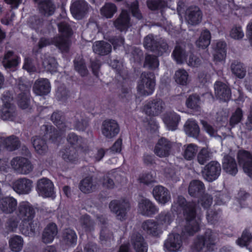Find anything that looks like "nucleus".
I'll return each mask as SVG.
<instances>
[{"label": "nucleus", "instance_id": "obj_1", "mask_svg": "<svg viewBox=\"0 0 252 252\" xmlns=\"http://www.w3.org/2000/svg\"><path fill=\"white\" fill-rule=\"evenodd\" d=\"M195 204L193 202L187 203L185 198L179 196L176 202L172 205V208L176 211L183 210L185 220L183 221L184 225L183 232L189 235H193L200 229V219L195 218Z\"/></svg>", "mask_w": 252, "mask_h": 252}, {"label": "nucleus", "instance_id": "obj_2", "mask_svg": "<svg viewBox=\"0 0 252 252\" xmlns=\"http://www.w3.org/2000/svg\"><path fill=\"white\" fill-rule=\"evenodd\" d=\"M58 27L61 35L53 38H41L38 44L39 49L53 44L62 52H67L69 51L71 44L69 39L72 33L71 30L69 25L64 22L59 23Z\"/></svg>", "mask_w": 252, "mask_h": 252}, {"label": "nucleus", "instance_id": "obj_3", "mask_svg": "<svg viewBox=\"0 0 252 252\" xmlns=\"http://www.w3.org/2000/svg\"><path fill=\"white\" fill-rule=\"evenodd\" d=\"M218 234L210 229L206 231L204 235L198 236L194 240L192 245V252H212L214 250Z\"/></svg>", "mask_w": 252, "mask_h": 252}, {"label": "nucleus", "instance_id": "obj_4", "mask_svg": "<svg viewBox=\"0 0 252 252\" xmlns=\"http://www.w3.org/2000/svg\"><path fill=\"white\" fill-rule=\"evenodd\" d=\"M156 85L154 75L152 73H142L137 87L138 94L142 96L152 94Z\"/></svg>", "mask_w": 252, "mask_h": 252}, {"label": "nucleus", "instance_id": "obj_5", "mask_svg": "<svg viewBox=\"0 0 252 252\" xmlns=\"http://www.w3.org/2000/svg\"><path fill=\"white\" fill-rule=\"evenodd\" d=\"M144 45L146 48L153 51L158 56H161L170 52L169 46L164 39L160 38L158 40H155L152 34H149L145 38Z\"/></svg>", "mask_w": 252, "mask_h": 252}, {"label": "nucleus", "instance_id": "obj_6", "mask_svg": "<svg viewBox=\"0 0 252 252\" xmlns=\"http://www.w3.org/2000/svg\"><path fill=\"white\" fill-rule=\"evenodd\" d=\"M35 215V208L30 203L23 201L20 203L17 211V216L23 221L29 222L32 234H34L35 228L32 226V220Z\"/></svg>", "mask_w": 252, "mask_h": 252}, {"label": "nucleus", "instance_id": "obj_7", "mask_svg": "<svg viewBox=\"0 0 252 252\" xmlns=\"http://www.w3.org/2000/svg\"><path fill=\"white\" fill-rule=\"evenodd\" d=\"M109 208L111 212L115 215L118 220L123 221L126 219L127 214L130 210V205L127 199L114 200L110 202Z\"/></svg>", "mask_w": 252, "mask_h": 252}, {"label": "nucleus", "instance_id": "obj_8", "mask_svg": "<svg viewBox=\"0 0 252 252\" xmlns=\"http://www.w3.org/2000/svg\"><path fill=\"white\" fill-rule=\"evenodd\" d=\"M3 104L0 108V116L2 120L13 121L16 117L17 113L14 105L11 103L12 98L10 94L6 93L2 97Z\"/></svg>", "mask_w": 252, "mask_h": 252}, {"label": "nucleus", "instance_id": "obj_9", "mask_svg": "<svg viewBox=\"0 0 252 252\" xmlns=\"http://www.w3.org/2000/svg\"><path fill=\"white\" fill-rule=\"evenodd\" d=\"M165 108V103L160 98L147 102L143 106V111L149 116H157L161 114Z\"/></svg>", "mask_w": 252, "mask_h": 252}, {"label": "nucleus", "instance_id": "obj_10", "mask_svg": "<svg viewBox=\"0 0 252 252\" xmlns=\"http://www.w3.org/2000/svg\"><path fill=\"white\" fill-rule=\"evenodd\" d=\"M10 163L12 168L19 174H28L33 170V166L31 161L23 157L14 158Z\"/></svg>", "mask_w": 252, "mask_h": 252}, {"label": "nucleus", "instance_id": "obj_11", "mask_svg": "<svg viewBox=\"0 0 252 252\" xmlns=\"http://www.w3.org/2000/svg\"><path fill=\"white\" fill-rule=\"evenodd\" d=\"M237 159L244 172L252 177V154L247 151L240 150L237 153Z\"/></svg>", "mask_w": 252, "mask_h": 252}, {"label": "nucleus", "instance_id": "obj_12", "mask_svg": "<svg viewBox=\"0 0 252 252\" xmlns=\"http://www.w3.org/2000/svg\"><path fill=\"white\" fill-rule=\"evenodd\" d=\"M36 190L39 195L43 197H53L55 194L53 182L45 178L37 181Z\"/></svg>", "mask_w": 252, "mask_h": 252}, {"label": "nucleus", "instance_id": "obj_13", "mask_svg": "<svg viewBox=\"0 0 252 252\" xmlns=\"http://www.w3.org/2000/svg\"><path fill=\"white\" fill-rule=\"evenodd\" d=\"M101 132L105 138H113L120 132L119 125L115 120L112 119L105 120L102 125Z\"/></svg>", "mask_w": 252, "mask_h": 252}, {"label": "nucleus", "instance_id": "obj_14", "mask_svg": "<svg viewBox=\"0 0 252 252\" xmlns=\"http://www.w3.org/2000/svg\"><path fill=\"white\" fill-rule=\"evenodd\" d=\"M202 16V11L196 6L189 7L185 12V20L188 24L192 26H196L200 23Z\"/></svg>", "mask_w": 252, "mask_h": 252}, {"label": "nucleus", "instance_id": "obj_15", "mask_svg": "<svg viewBox=\"0 0 252 252\" xmlns=\"http://www.w3.org/2000/svg\"><path fill=\"white\" fill-rule=\"evenodd\" d=\"M137 211L143 216L151 217L158 212V208L149 199L143 198L138 202Z\"/></svg>", "mask_w": 252, "mask_h": 252}, {"label": "nucleus", "instance_id": "obj_16", "mask_svg": "<svg viewBox=\"0 0 252 252\" xmlns=\"http://www.w3.org/2000/svg\"><path fill=\"white\" fill-rule=\"evenodd\" d=\"M220 170V164L217 162L212 161L204 167L202 175L208 182H212L218 178Z\"/></svg>", "mask_w": 252, "mask_h": 252}, {"label": "nucleus", "instance_id": "obj_17", "mask_svg": "<svg viewBox=\"0 0 252 252\" xmlns=\"http://www.w3.org/2000/svg\"><path fill=\"white\" fill-rule=\"evenodd\" d=\"M172 147V144L170 141L165 138H161L156 144L154 152L159 158H166L170 155Z\"/></svg>", "mask_w": 252, "mask_h": 252}, {"label": "nucleus", "instance_id": "obj_18", "mask_svg": "<svg viewBox=\"0 0 252 252\" xmlns=\"http://www.w3.org/2000/svg\"><path fill=\"white\" fill-rule=\"evenodd\" d=\"M182 239L178 234H171L165 241L164 247L168 252H177L182 247Z\"/></svg>", "mask_w": 252, "mask_h": 252}, {"label": "nucleus", "instance_id": "obj_19", "mask_svg": "<svg viewBox=\"0 0 252 252\" xmlns=\"http://www.w3.org/2000/svg\"><path fill=\"white\" fill-rule=\"evenodd\" d=\"M88 8V4L85 0H72L70 11L75 18H82L86 14Z\"/></svg>", "mask_w": 252, "mask_h": 252}, {"label": "nucleus", "instance_id": "obj_20", "mask_svg": "<svg viewBox=\"0 0 252 252\" xmlns=\"http://www.w3.org/2000/svg\"><path fill=\"white\" fill-rule=\"evenodd\" d=\"M19 89L21 93L18 96V104L21 108L27 109L30 106V88L26 84H19Z\"/></svg>", "mask_w": 252, "mask_h": 252}, {"label": "nucleus", "instance_id": "obj_21", "mask_svg": "<svg viewBox=\"0 0 252 252\" xmlns=\"http://www.w3.org/2000/svg\"><path fill=\"white\" fill-rule=\"evenodd\" d=\"M215 94L216 97L224 101L228 100L231 97V90L227 84L217 81L214 84Z\"/></svg>", "mask_w": 252, "mask_h": 252}, {"label": "nucleus", "instance_id": "obj_22", "mask_svg": "<svg viewBox=\"0 0 252 252\" xmlns=\"http://www.w3.org/2000/svg\"><path fill=\"white\" fill-rule=\"evenodd\" d=\"M32 187V182L28 179L20 178L14 181L12 184L13 189L19 194L29 193Z\"/></svg>", "mask_w": 252, "mask_h": 252}, {"label": "nucleus", "instance_id": "obj_23", "mask_svg": "<svg viewBox=\"0 0 252 252\" xmlns=\"http://www.w3.org/2000/svg\"><path fill=\"white\" fill-rule=\"evenodd\" d=\"M153 194L155 199L162 205H165L171 200L169 190L161 186H156L153 189Z\"/></svg>", "mask_w": 252, "mask_h": 252}, {"label": "nucleus", "instance_id": "obj_24", "mask_svg": "<svg viewBox=\"0 0 252 252\" xmlns=\"http://www.w3.org/2000/svg\"><path fill=\"white\" fill-rule=\"evenodd\" d=\"M51 90L50 83L47 79L39 78L33 85V91L38 95H44L49 94Z\"/></svg>", "mask_w": 252, "mask_h": 252}, {"label": "nucleus", "instance_id": "obj_25", "mask_svg": "<svg viewBox=\"0 0 252 252\" xmlns=\"http://www.w3.org/2000/svg\"><path fill=\"white\" fill-rule=\"evenodd\" d=\"M124 179L117 173H108L101 179V182L104 188L111 189L115 187V183H121Z\"/></svg>", "mask_w": 252, "mask_h": 252}, {"label": "nucleus", "instance_id": "obj_26", "mask_svg": "<svg viewBox=\"0 0 252 252\" xmlns=\"http://www.w3.org/2000/svg\"><path fill=\"white\" fill-rule=\"evenodd\" d=\"M58 233L55 223H51L44 229L41 235V241L44 244L52 243Z\"/></svg>", "mask_w": 252, "mask_h": 252}, {"label": "nucleus", "instance_id": "obj_27", "mask_svg": "<svg viewBox=\"0 0 252 252\" xmlns=\"http://www.w3.org/2000/svg\"><path fill=\"white\" fill-rule=\"evenodd\" d=\"M98 186L96 180L92 177H88L81 181L79 187L83 193H90L96 190Z\"/></svg>", "mask_w": 252, "mask_h": 252}, {"label": "nucleus", "instance_id": "obj_28", "mask_svg": "<svg viewBox=\"0 0 252 252\" xmlns=\"http://www.w3.org/2000/svg\"><path fill=\"white\" fill-rule=\"evenodd\" d=\"M142 228L147 233L154 236H157L162 232V229L159 224L154 220L144 221L142 224Z\"/></svg>", "mask_w": 252, "mask_h": 252}, {"label": "nucleus", "instance_id": "obj_29", "mask_svg": "<svg viewBox=\"0 0 252 252\" xmlns=\"http://www.w3.org/2000/svg\"><path fill=\"white\" fill-rule=\"evenodd\" d=\"M114 25L121 32L126 31L130 26V18L126 10H122L118 18L114 21Z\"/></svg>", "mask_w": 252, "mask_h": 252}, {"label": "nucleus", "instance_id": "obj_30", "mask_svg": "<svg viewBox=\"0 0 252 252\" xmlns=\"http://www.w3.org/2000/svg\"><path fill=\"white\" fill-rule=\"evenodd\" d=\"M63 243L68 247H74L77 241V235L75 231L67 228L63 230L62 234Z\"/></svg>", "mask_w": 252, "mask_h": 252}, {"label": "nucleus", "instance_id": "obj_31", "mask_svg": "<svg viewBox=\"0 0 252 252\" xmlns=\"http://www.w3.org/2000/svg\"><path fill=\"white\" fill-rule=\"evenodd\" d=\"M180 119V116L174 112H167L163 117L164 123L171 130L176 129Z\"/></svg>", "mask_w": 252, "mask_h": 252}, {"label": "nucleus", "instance_id": "obj_32", "mask_svg": "<svg viewBox=\"0 0 252 252\" xmlns=\"http://www.w3.org/2000/svg\"><path fill=\"white\" fill-rule=\"evenodd\" d=\"M131 243L136 252H147V245L140 233H134L132 235Z\"/></svg>", "mask_w": 252, "mask_h": 252}, {"label": "nucleus", "instance_id": "obj_33", "mask_svg": "<svg viewBox=\"0 0 252 252\" xmlns=\"http://www.w3.org/2000/svg\"><path fill=\"white\" fill-rule=\"evenodd\" d=\"M156 220L161 229H165L173 222L174 220V216L171 212L164 211L158 214Z\"/></svg>", "mask_w": 252, "mask_h": 252}, {"label": "nucleus", "instance_id": "obj_34", "mask_svg": "<svg viewBox=\"0 0 252 252\" xmlns=\"http://www.w3.org/2000/svg\"><path fill=\"white\" fill-rule=\"evenodd\" d=\"M38 3L40 13L49 16L52 15L55 11V6L50 0H34Z\"/></svg>", "mask_w": 252, "mask_h": 252}, {"label": "nucleus", "instance_id": "obj_35", "mask_svg": "<svg viewBox=\"0 0 252 252\" xmlns=\"http://www.w3.org/2000/svg\"><path fill=\"white\" fill-rule=\"evenodd\" d=\"M222 168L226 173L235 175L238 172V168L234 158L230 155L225 156L222 161Z\"/></svg>", "mask_w": 252, "mask_h": 252}, {"label": "nucleus", "instance_id": "obj_36", "mask_svg": "<svg viewBox=\"0 0 252 252\" xmlns=\"http://www.w3.org/2000/svg\"><path fill=\"white\" fill-rule=\"evenodd\" d=\"M17 206V200L12 197H6L0 200V209L5 213H13Z\"/></svg>", "mask_w": 252, "mask_h": 252}, {"label": "nucleus", "instance_id": "obj_37", "mask_svg": "<svg viewBox=\"0 0 252 252\" xmlns=\"http://www.w3.org/2000/svg\"><path fill=\"white\" fill-rule=\"evenodd\" d=\"M79 154L75 148L70 147L63 151L62 157L66 162L75 164L78 161Z\"/></svg>", "mask_w": 252, "mask_h": 252}, {"label": "nucleus", "instance_id": "obj_38", "mask_svg": "<svg viewBox=\"0 0 252 252\" xmlns=\"http://www.w3.org/2000/svg\"><path fill=\"white\" fill-rule=\"evenodd\" d=\"M189 53L182 45H176L172 52V56L178 64L186 63Z\"/></svg>", "mask_w": 252, "mask_h": 252}, {"label": "nucleus", "instance_id": "obj_39", "mask_svg": "<svg viewBox=\"0 0 252 252\" xmlns=\"http://www.w3.org/2000/svg\"><path fill=\"white\" fill-rule=\"evenodd\" d=\"M186 133L189 136L197 138L200 133V128L197 122L192 119H189L184 125Z\"/></svg>", "mask_w": 252, "mask_h": 252}, {"label": "nucleus", "instance_id": "obj_40", "mask_svg": "<svg viewBox=\"0 0 252 252\" xmlns=\"http://www.w3.org/2000/svg\"><path fill=\"white\" fill-rule=\"evenodd\" d=\"M93 50L94 53L101 56H104L109 54L112 50L110 44L104 41H97L93 45Z\"/></svg>", "mask_w": 252, "mask_h": 252}, {"label": "nucleus", "instance_id": "obj_41", "mask_svg": "<svg viewBox=\"0 0 252 252\" xmlns=\"http://www.w3.org/2000/svg\"><path fill=\"white\" fill-rule=\"evenodd\" d=\"M67 140L70 144L76 146L83 152H86L88 150L87 140L81 137H79L75 133H72L68 134Z\"/></svg>", "mask_w": 252, "mask_h": 252}, {"label": "nucleus", "instance_id": "obj_42", "mask_svg": "<svg viewBox=\"0 0 252 252\" xmlns=\"http://www.w3.org/2000/svg\"><path fill=\"white\" fill-rule=\"evenodd\" d=\"M204 189L202 182L199 180H193L189 184V193L192 196H199L204 192Z\"/></svg>", "mask_w": 252, "mask_h": 252}, {"label": "nucleus", "instance_id": "obj_43", "mask_svg": "<svg viewBox=\"0 0 252 252\" xmlns=\"http://www.w3.org/2000/svg\"><path fill=\"white\" fill-rule=\"evenodd\" d=\"M3 140L2 145L9 151H13L20 147V142L18 137L14 135H11L6 138L2 137Z\"/></svg>", "mask_w": 252, "mask_h": 252}, {"label": "nucleus", "instance_id": "obj_44", "mask_svg": "<svg viewBox=\"0 0 252 252\" xmlns=\"http://www.w3.org/2000/svg\"><path fill=\"white\" fill-rule=\"evenodd\" d=\"M226 43L223 41H219L216 43L214 54V60L216 62L223 61L226 57Z\"/></svg>", "mask_w": 252, "mask_h": 252}, {"label": "nucleus", "instance_id": "obj_45", "mask_svg": "<svg viewBox=\"0 0 252 252\" xmlns=\"http://www.w3.org/2000/svg\"><path fill=\"white\" fill-rule=\"evenodd\" d=\"M211 38L210 32L205 30L201 32L199 37L195 42V44L198 48L205 49L210 45Z\"/></svg>", "mask_w": 252, "mask_h": 252}, {"label": "nucleus", "instance_id": "obj_46", "mask_svg": "<svg viewBox=\"0 0 252 252\" xmlns=\"http://www.w3.org/2000/svg\"><path fill=\"white\" fill-rule=\"evenodd\" d=\"M198 151V146L194 144L185 145L183 148V156L188 160H192L195 156Z\"/></svg>", "mask_w": 252, "mask_h": 252}, {"label": "nucleus", "instance_id": "obj_47", "mask_svg": "<svg viewBox=\"0 0 252 252\" xmlns=\"http://www.w3.org/2000/svg\"><path fill=\"white\" fill-rule=\"evenodd\" d=\"M2 63L5 67L11 68L15 67L19 63V58L12 52L8 51L4 56Z\"/></svg>", "mask_w": 252, "mask_h": 252}, {"label": "nucleus", "instance_id": "obj_48", "mask_svg": "<svg viewBox=\"0 0 252 252\" xmlns=\"http://www.w3.org/2000/svg\"><path fill=\"white\" fill-rule=\"evenodd\" d=\"M32 143L35 150L39 154H44L47 152L48 147L44 139L35 136L32 138Z\"/></svg>", "mask_w": 252, "mask_h": 252}, {"label": "nucleus", "instance_id": "obj_49", "mask_svg": "<svg viewBox=\"0 0 252 252\" xmlns=\"http://www.w3.org/2000/svg\"><path fill=\"white\" fill-rule=\"evenodd\" d=\"M232 72L239 78H243L246 74V68L244 64L237 61H233L230 66Z\"/></svg>", "mask_w": 252, "mask_h": 252}, {"label": "nucleus", "instance_id": "obj_50", "mask_svg": "<svg viewBox=\"0 0 252 252\" xmlns=\"http://www.w3.org/2000/svg\"><path fill=\"white\" fill-rule=\"evenodd\" d=\"M42 65L47 71H56L57 68V63L54 57L45 55L42 58Z\"/></svg>", "mask_w": 252, "mask_h": 252}, {"label": "nucleus", "instance_id": "obj_51", "mask_svg": "<svg viewBox=\"0 0 252 252\" xmlns=\"http://www.w3.org/2000/svg\"><path fill=\"white\" fill-rule=\"evenodd\" d=\"M8 242L9 248L12 251L19 252L22 250L24 241L21 236L18 235L13 236L9 239Z\"/></svg>", "mask_w": 252, "mask_h": 252}, {"label": "nucleus", "instance_id": "obj_52", "mask_svg": "<svg viewBox=\"0 0 252 252\" xmlns=\"http://www.w3.org/2000/svg\"><path fill=\"white\" fill-rule=\"evenodd\" d=\"M117 8L114 3H106L100 9L101 14L106 18H111L117 12Z\"/></svg>", "mask_w": 252, "mask_h": 252}, {"label": "nucleus", "instance_id": "obj_53", "mask_svg": "<svg viewBox=\"0 0 252 252\" xmlns=\"http://www.w3.org/2000/svg\"><path fill=\"white\" fill-rule=\"evenodd\" d=\"M175 80L177 83L185 85L189 80V74L185 69H180L175 72Z\"/></svg>", "mask_w": 252, "mask_h": 252}, {"label": "nucleus", "instance_id": "obj_54", "mask_svg": "<svg viewBox=\"0 0 252 252\" xmlns=\"http://www.w3.org/2000/svg\"><path fill=\"white\" fill-rule=\"evenodd\" d=\"M88 121L80 114H77L74 117V128L78 130H84L88 126Z\"/></svg>", "mask_w": 252, "mask_h": 252}, {"label": "nucleus", "instance_id": "obj_55", "mask_svg": "<svg viewBox=\"0 0 252 252\" xmlns=\"http://www.w3.org/2000/svg\"><path fill=\"white\" fill-rule=\"evenodd\" d=\"M211 153L207 149L203 148L198 153L197 160L199 164L203 165L211 159Z\"/></svg>", "mask_w": 252, "mask_h": 252}, {"label": "nucleus", "instance_id": "obj_56", "mask_svg": "<svg viewBox=\"0 0 252 252\" xmlns=\"http://www.w3.org/2000/svg\"><path fill=\"white\" fill-rule=\"evenodd\" d=\"M79 222L82 228L85 231L91 230L94 225V221L87 215L82 216L80 219Z\"/></svg>", "mask_w": 252, "mask_h": 252}, {"label": "nucleus", "instance_id": "obj_57", "mask_svg": "<svg viewBox=\"0 0 252 252\" xmlns=\"http://www.w3.org/2000/svg\"><path fill=\"white\" fill-rule=\"evenodd\" d=\"M74 66L75 70L82 76H85L88 74V70L85 64L84 61L81 59L74 61Z\"/></svg>", "mask_w": 252, "mask_h": 252}, {"label": "nucleus", "instance_id": "obj_58", "mask_svg": "<svg viewBox=\"0 0 252 252\" xmlns=\"http://www.w3.org/2000/svg\"><path fill=\"white\" fill-rule=\"evenodd\" d=\"M138 180L145 185L151 184L156 182V174L152 172L143 174L139 176Z\"/></svg>", "mask_w": 252, "mask_h": 252}, {"label": "nucleus", "instance_id": "obj_59", "mask_svg": "<svg viewBox=\"0 0 252 252\" xmlns=\"http://www.w3.org/2000/svg\"><path fill=\"white\" fill-rule=\"evenodd\" d=\"M159 65V62L157 58L155 56L148 55L145 58L144 65L151 69L157 68Z\"/></svg>", "mask_w": 252, "mask_h": 252}, {"label": "nucleus", "instance_id": "obj_60", "mask_svg": "<svg viewBox=\"0 0 252 252\" xmlns=\"http://www.w3.org/2000/svg\"><path fill=\"white\" fill-rule=\"evenodd\" d=\"M243 118V112L242 110L238 108L234 113H233L229 120V124L231 127H234L235 125L241 122Z\"/></svg>", "mask_w": 252, "mask_h": 252}, {"label": "nucleus", "instance_id": "obj_61", "mask_svg": "<svg viewBox=\"0 0 252 252\" xmlns=\"http://www.w3.org/2000/svg\"><path fill=\"white\" fill-rule=\"evenodd\" d=\"M229 35L230 37L234 39H241L244 36V33L242 27L240 26H234L231 29Z\"/></svg>", "mask_w": 252, "mask_h": 252}, {"label": "nucleus", "instance_id": "obj_62", "mask_svg": "<svg viewBox=\"0 0 252 252\" xmlns=\"http://www.w3.org/2000/svg\"><path fill=\"white\" fill-rule=\"evenodd\" d=\"M200 104V98L196 94L190 95L186 101V105L188 108L191 109L197 108Z\"/></svg>", "mask_w": 252, "mask_h": 252}, {"label": "nucleus", "instance_id": "obj_63", "mask_svg": "<svg viewBox=\"0 0 252 252\" xmlns=\"http://www.w3.org/2000/svg\"><path fill=\"white\" fill-rule=\"evenodd\" d=\"M186 63L189 66L197 67L201 64V60L193 53L189 52Z\"/></svg>", "mask_w": 252, "mask_h": 252}, {"label": "nucleus", "instance_id": "obj_64", "mask_svg": "<svg viewBox=\"0 0 252 252\" xmlns=\"http://www.w3.org/2000/svg\"><path fill=\"white\" fill-rule=\"evenodd\" d=\"M252 239L251 234L247 230H245L241 238L237 241V244L241 247L246 246Z\"/></svg>", "mask_w": 252, "mask_h": 252}]
</instances>
